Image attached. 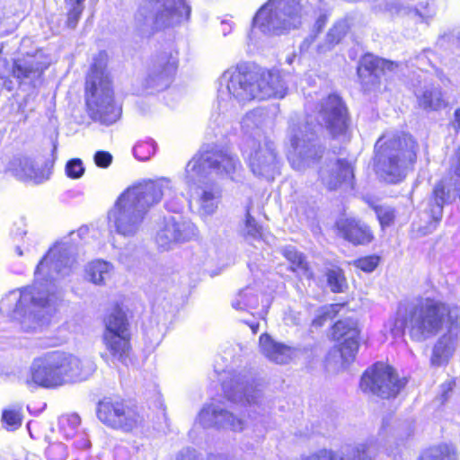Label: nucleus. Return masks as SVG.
<instances>
[{
	"label": "nucleus",
	"instance_id": "obj_7",
	"mask_svg": "<svg viewBox=\"0 0 460 460\" xmlns=\"http://www.w3.org/2000/svg\"><path fill=\"white\" fill-rule=\"evenodd\" d=\"M375 149L376 172L384 181L397 183L414 164L418 145L411 135L386 132L376 141Z\"/></svg>",
	"mask_w": 460,
	"mask_h": 460
},
{
	"label": "nucleus",
	"instance_id": "obj_26",
	"mask_svg": "<svg viewBox=\"0 0 460 460\" xmlns=\"http://www.w3.org/2000/svg\"><path fill=\"white\" fill-rule=\"evenodd\" d=\"M7 170L16 178L22 181L40 182L43 180V172L30 157L14 156L8 164Z\"/></svg>",
	"mask_w": 460,
	"mask_h": 460
},
{
	"label": "nucleus",
	"instance_id": "obj_57",
	"mask_svg": "<svg viewBox=\"0 0 460 460\" xmlns=\"http://www.w3.org/2000/svg\"><path fill=\"white\" fill-rule=\"evenodd\" d=\"M25 224L22 220L15 223L12 229V234L14 236H22L26 234Z\"/></svg>",
	"mask_w": 460,
	"mask_h": 460
},
{
	"label": "nucleus",
	"instance_id": "obj_54",
	"mask_svg": "<svg viewBox=\"0 0 460 460\" xmlns=\"http://www.w3.org/2000/svg\"><path fill=\"white\" fill-rule=\"evenodd\" d=\"M454 386H455V381L452 379H449V380L446 381L444 384H442V385H441V402H442V403L445 402L448 399L449 393L452 392Z\"/></svg>",
	"mask_w": 460,
	"mask_h": 460
},
{
	"label": "nucleus",
	"instance_id": "obj_38",
	"mask_svg": "<svg viewBox=\"0 0 460 460\" xmlns=\"http://www.w3.org/2000/svg\"><path fill=\"white\" fill-rule=\"evenodd\" d=\"M327 284L333 293H342L348 287L346 278L342 270L333 268L327 270L326 273Z\"/></svg>",
	"mask_w": 460,
	"mask_h": 460
},
{
	"label": "nucleus",
	"instance_id": "obj_28",
	"mask_svg": "<svg viewBox=\"0 0 460 460\" xmlns=\"http://www.w3.org/2000/svg\"><path fill=\"white\" fill-rule=\"evenodd\" d=\"M358 353V347H332L326 357L329 371L338 372L347 367Z\"/></svg>",
	"mask_w": 460,
	"mask_h": 460
},
{
	"label": "nucleus",
	"instance_id": "obj_5",
	"mask_svg": "<svg viewBox=\"0 0 460 460\" xmlns=\"http://www.w3.org/2000/svg\"><path fill=\"white\" fill-rule=\"evenodd\" d=\"M95 370L96 365L89 357L54 350L34 358L22 383L31 392L39 388L56 389L84 381Z\"/></svg>",
	"mask_w": 460,
	"mask_h": 460
},
{
	"label": "nucleus",
	"instance_id": "obj_21",
	"mask_svg": "<svg viewBox=\"0 0 460 460\" xmlns=\"http://www.w3.org/2000/svg\"><path fill=\"white\" fill-rule=\"evenodd\" d=\"M320 178L329 190L338 188L342 182H350L353 178L351 164L345 159L328 158L319 171Z\"/></svg>",
	"mask_w": 460,
	"mask_h": 460
},
{
	"label": "nucleus",
	"instance_id": "obj_23",
	"mask_svg": "<svg viewBox=\"0 0 460 460\" xmlns=\"http://www.w3.org/2000/svg\"><path fill=\"white\" fill-rule=\"evenodd\" d=\"M414 93L419 107L425 111H438L447 105L439 84L425 81Z\"/></svg>",
	"mask_w": 460,
	"mask_h": 460
},
{
	"label": "nucleus",
	"instance_id": "obj_9",
	"mask_svg": "<svg viewBox=\"0 0 460 460\" xmlns=\"http://www.w3.org/2000/svg\"><path fill=\"white\" fill-rule=\"evenodd\" d=\"M190 15L187 0H149L137 10L135 26L143 37H149L188 20Z\"/></svg>",
	"mask_w": 460,
	"mask_h": 460
},
{
	"label": "nucleus",
	"instance_id": "obj_31",
	"mask_svg": "<svg viewBox=\"0 0 460 460\" xmlns=\"http://www.w3.org/2000/svg\"><path fill=\"white\" fill-rule=\"evenodd\" d=\"M266 117V113L262 109H254L247 112L241 121L243 131L247 135H252L253 131H255L256 137H252L253 138L258 139L259 136H261V138H263L264 137L261 134L260 128L264 124Z\"/></svg>",
	"mask_w": 460,
	"mask_h": 460
},
{
	"label": "nucleus",
	"instance_id": "obj_12",
	"mask_svg": "<svg viewBox=\"0 0 460 460\" xmlns=\"http://www.w3.org/2000/svg\"><path fill=\"white\" fill-rule=\"evenodd\" d=\"M50 64V57L42 49L32 46L31 39L24 38L21 41L19 56L13 59L12 75L20 84L38 87Z\"/></svg>",
	"mask_w": 460,
	"mask_h": 460
},
{
	"label": "nucleus",
	"instance_id": "obj_10",
	"mask_svg": "<svg viewBox=\"0 0 460 460\" xmlns=\"http://www.w3.org/2000/svg\"><path fill=\"white\" fill-rule=\"evenodd\" d=\"M306 14L299 0H269L253 18V26L265 34L279 35L297 29Z\"/></svg>",
	"mask_w": 460,
	"mask_h": 460
},
{
	"label": "nucleus",
	"instance_id": "obj_59",
	"mask_svg": "<svg viewBox=\"0 0 460 460\" xmlns=\"http://www.w3.org/2000/svg\"><path fill=\"white\" fill-rule=\"evenodd\" d=\"M314 39H315V36H309L307 38H305L303 42L301 43L300 45V49L302 52H306L309 50L311 45L314 43Z\"/></svg>",
	"mask_w": 460,
	"mask_h": 460
},
{
	"label": "nucleus",
	"instance_id": "obj_52",
	"mask_svg": "<svg viewBox=\"0 0 460 460\" xmlns=\"http://www.w3.org/2000/svg\"><path fill=\"white\" fill-rule=\"evenodd\" d=\"M48 454L52 456L53 460H64L67 456L66 447L61 443L49 446Z\"/></svg>",
	"mask_w": 460,
	"mask_h": 460
},
{
	"label": "nucleus",
	"instance_id": "obj_30",
	"mask_svg": "<svg viewBox=\"0 0 460 460\" xmlns=\"http://www.w3.org/2000/svg\"><path fill=\"white\" fill-rule=\"evenodd\" d=\"M112 270L113 266L102 260L90 262L85 269L88 279L96 285L104 284L111 277Z\"/></svg>",
	"mask_w": 460,
	"mask_h": 460
},
{
	"label": "nucleus",
	"instance_id": "obj_43",
	"mask_svg": "<svg viewBox=\"0 0 460 460\" xmlns=\"http://www.w3.org/2000/svg\"><path fill=\"white\" fill-rule=\"evenodd\" d=\"M155 153V144L153 140H147L137 144L133 148L134 156L139 161H146Z\"/></svg>",
	"mask_w": 460,
	"mask_h": 460
},
{
	"label": "nucleus",
	"instance_id": "obj_61",
	"mask_svg": "<svg viewBox=\"0 0 460 460\" xmlns=\"http://www.w3.org/2000/svg\"><path fill=\"white\" fill-rule=\"evenodd\" d=\"M221 30H222V33L224 36H226L227 34H229L232 31V25L231 23L227 22H222L221 23Z\"/></svg>",
	"mask_w": 460,
	"mask_h": 460
},
{
	"label": "nucleus",
	"instance_id": "obj_8",
	"mask_svg": "<svg viewBox=\"0 0 460 460\" xmlns=\"http://www.w3.org/2000/svg\"><path fill=\"white\" fill-rule=\"evenodd\" d=\"M107 54L100 52L93 59L85 83V99L93 119L104 125L116 122L121 109L113 99V91L106 71Z\"/></svg>",
	"mask_w": 460,
	"mask_h": 460
},
{
	"label": "nucleus",
	"instance_id": "obj_32",
	"mask_svg": "<svg viewBox=\"0 0 460 460\" xmlns=\"http://www.w3.org/2000/svg\"><path fill=\"white\" fill-rule=\"evenodd\" d=\"M261 353L276 364H288L296 357L295 347H261Z\"/></svg>",
	"mask_w": 460,
	"mask_h": 460
},
{
	"label": "nucleus",
	"instance_id": "obj_41",
	"mask_svg": "<svg viewBox=\"0 0 460 460\" xmlns=\"http://www.w3.org/2000/svg\"><path fill=\"white\" fill-rule=\"evenodd\" d=\"M67 10L66 25L68 28L75 29L81 18L84 9L85 0H64Z\"/></svg>",
	"mask_w": 460,
	"mask_h": 460
},
{
	"label": "nucleus",
	"instance_id": "obj_63",
	"mask_svg": "<svg viewBox=\"0 0 460 460\" xmlns=\"http://www.w3.org/2000/svg\"><path fill=\"white\" fill-rule=\"evenodd\" d=\"M326 19L324 16H321L318 18V20L315 22V27H317V30L320 31L323 27L325 25Z\"/></svg>",
	"mask_w": 460,
	"mask_h": 460
},
{
	"label": "nucleus",
	"instance_id": "obj_20",
	"mask_svg": "<svg viewBox=\"0 0 460 460\" xmlns=\"http://www.w3.org/2000/svg\"><path fill=\"white\" fill-rule=\"evenodd\" d=\"M103 340L106 345H127L131 339L130 325L126 313L119 306L113 307L104 317Z\"/></svg>",
	"mask_w": 460,
	"mask_h": 460
},
{
	"label": "nucleus",
	"instance_id": "obj_27",
	"mask_svg": "<svg viewBox=\"0 0 460 460\" xmlns=\"http://www.w3.org/2000/svg\"><path fill=\"white\" fill-rule=\"evenodd\" d=\"M332 336L338 345H358L359 329L356 320L346 318L332 326Z\"/></svg>",
	"mask_w": 460,
	"mask_h": 460
},
{
	"label": "nucleus",
	"instance_id": "obj_46",
	"mask_svg": "<svg viewBox=\"0 0 460 460\" xmlns=\"http://www.w3.org/2000/svg\"><path fill=\"white\" fill-rule=\"evenodd\" d=\"M452 347H433L431 355V364L440 366L446 363L452 354Z\"/></svg>",
	"mask_w": 460,
	"mask_h": 460
},
{
	"label": "nucleus",
	"instance_id": "obj_33",
	"mask_svg": "<svg viewBox=\"0 0 460 460\" xmlns=\"http://www.w3.org/2000/svg\"><path fill=\"white\" fill-rule=\"evenodd\" d=\"M348 31V25L345 22H340L331 28L326 35L323 43L317 46V52L319 54L325 53L331 50L337 45Z\"/></svg>",
	"mask_w": 460,
	"mask_h": 460
},
{
	"label": "nucleus",
	"instance_id": "obj_19",
	"mask_svg": "<svg viewBox=\"0 0 460 460\" xmlns=\"http://www.w3.org/2000/svg\"><path fill=\"white\" fill-rule=\"evenodd\" d=\"M203 428L226 429L241 432L245 428V421L225 409L220 403L205 405L197 419Z\"/></svg>",
	"mask_w": 460,
	"mask_h": 460
},
{
	"label": "nucleus",
	"instance_id": "obj_24",
	"mask_svg": "<svg viewBox=\"0 0 460 460\" xmlns=\"http://www.w3.org/2000/svg\"><path fill=\"white\" fill-rule=\"evenodd\" d=\"M391 66V63L367 54L360 59L358 66V75L366 86L375 85L385 68L390 69Z\"/></svg>",
	"mask_w": 460,
	"mask_h": 460
},
{
	"label": "nucleus",
	"instance_id": "obj_35",
	"mask_svg": "<svg viewBox=\"0 0 460 460\" xmlns=\"http://www.w3.org/2000/svg\"><path fill=\"white\" fill-rule=\"evenodd\" d=\"M418 460H458V457L454 447L443 444L428 448Z\"/></svg>",
	"mask_w": 460,
	"mask_h": 460
},
{
	"label": "nucleus",
	"instance_id": "obj_42",
	"mask_svg": "<svg viewBox=\"0 0 460 460\" xmlns=\"http://www.w3.org/2000/svg\"><path fill=\"white\" fill-rule=\"evenodd\" d=\"M344 306L345 304H332L321 307L317 311L312 325L314 327L323 326L327 320L332 319Z\"/></svg>",
	"mask_w": 460,
	"mask_h": 460
},
{
	"label": "nucleus",
	"instance_id": "obj_14",
	"mask_svg": "<svg viewBox=\"0 0 460 460\" xmlns=\"http://www.w3.org/2000/svg\"><path fill=\"white\" fill-rule=\"evenodd\" d=\"M406 383L390 365L376 362L363 374L360 388L365 393L389 399L397 396Z\"/></svg>",
	"mask_w": 460,
	"mask_h": 460
},
{
	"label": "nucleus",
	"instance_id": "obj_25",
	"mask_svg": "<svg viewBox=\"0 0 460 460\" xmlns=\"http://www.w3.org/2000/svg\"><path fill=\"white\" fill-rule=\"evenodd\" d=\"M337 227L343 237L354 244H367L374 238L367 225L353 218L341 219L337 223Z\"/></svg>",
	"mask_w": 460,
	"mask_h": 460
},
{
	"label": "nucleus",
	"instance_id": "obj_18",
	"mask_svg": "<svg viewBox=\"0 0 460 460\" xmlns=\"http://www.w3.org/2000/svg\"><path fill=\"white\" fill-rule=\"evenodd\" d=\"M197 226L181 216H171L164 218V224L156 234L157 244L169 250L175 243H186L198 236Z\"/></svg>",
	"mask_w": 460,
	"mask_h": 460
},
{
	"label": "nucleus",
	"instance_id": "obj_53",
	"mask_svg": "<svg viewBox=\"0 0 460 460\" xmlns=\"http://www.w3.org/2000/svg\"><path fill=\"white\" fill-rule=\"evenodd\" d=\"M112 162V155L106 151H98L94 155V163L97 166L107 168Z\"/></svg>",
	"mask_w": 460,
	"mask_h": 460
},
{
	"label": "nucleus",
	"instance_id": "obj_11",
	"mask_svg": "<svg viewBox=\"0 0 460 460\" xmlns=\"http://www.w3.org/2000/svg\"><path fill=\"white\" fill-rule=\"evenodd\" d=\"M256 73L235 66L225 71L219 78L218 108L222 112L233 106L232 99L245 102L256 99Z\"/></svg>",
	"mask_w": 460,
	"mask_h": 460
},
{
	"label": "nucleus",
	"instance_id": "obj_34",
	"mask_svg": "<svg viewBox=\"0 0 460 460\" xmlns=\"http://www.w3.org/2000/svg\"><path fill=\"white\" fill-rule=\"evenodd\" d=\"M283 256L291 263V270L303 273L307 279L313 277V273L308 268L305 256L298 252L295 247L287 246L282 249Z\"/></svg>",
	"mask_w": 460,
	"mask_h": 460
},
{
	"label": "nucleus",
	"instance_id": "obj_17",
	"mask_svg": "<svg viewBox=\"0 0 460 460\" xmlns=\"http://www.w3.org/2000/svg\"><path fill=\"white\" fill-rule=\"evenodd\" d=\"M178 66V52L172 48L158 53L145 80L146 88L151 92L166 89Z\"/></svg>",
	"mask_w": 460,
	"mask_h": 460
},
{
	"label": "nucleus",
	"instance_id": "obj_48",
	"mask_svg": "<svg viewBox=\"0 0 460 460\" xmlns=\"http://www.w3.org/2000/svg\"><path fill=\"white\" fill-rule=\"evenodd\" d=\"M2 420L8 429H15L21 426L20 414L15 411H4L2 415Z\"/></svg>",
	"mask_w": 460,
	"mask_h": 460
},
{
	"label": "nucleus",
	"instance_id": "obj_51",
	"mask_svg": "<svg viewBox=\"0 0 460 460\" xmlns=\"http://www.w3.org/2000/svg\"><path fill=\"white\" fill-rule=\"evenodd\" d=\"M339 456L340 450L334 452L332 450L321 449L307 456L306 457L303 458V460H337Z\"/></svg>",
	"mask_w": 460,
	"mask_h": 460
},
{
	"label": "nucleus",
	"instance_id": "obj_49",
	"mask_svg": "<svg viewBox=\"0 0 460 460\" xmlns=\"http://www.w3.org/2000/svg\"><path fill=\"white\" fill-rule=\"evenodd\" d=\"M440 47H447L452 44L456 48L460 49V27L454 30L452 32L443 34L438 40Z\"/></svg>",
	"mask_w": 460,
	"mask_h": 460
},
{
	"label": "nucleus",
	"instance_id": "obj_45",
	"mask_svg": "<svg viewBox=\"0 0 460 460\" xmlns=\"http://www.w3.org/2000/svg\"><path fill=\"white\" fill-rule=\"evenodd\" d=\"M66 173L71 179H79L84 173V166L79 158L69 160L66 164Z\"/></svg>",
	"mask_w": 460,
	"mask_h": 460
},
{
	"label": "nucleus",
	"instance_id": "obj_62",
	"mask_svg": "<svg viewBox=\"0 0 460 460\" xmlns=\"http://www.w3.org/2000/svg\"><path fill=\"white\" fill-rule=\"evenodd\" d=\"M456 164L455 166V173L460 176V146L456 152Z\"/></svg>",
	"mask_w": 460,
	"mask_h": 460
},
{
	"label": "nucleus",
	"instance_id": "obj_29",
	"mask_svg": "<svg viewBox=\"0 0 460 460\" xmlns=\"http://www.w3.org/2000/svg\"><path fill=\"white\" fill-rule=\"evenodd\" d=\"M102 359L110 366H128L133 363L131 347H104L101 352Z\"/></svg>",
	"mask_w": 460,
	"mask_h": 460
},
{
	"label": "nucleus",
	"instance_id": "obj_37",
	"mask_svg": "<svg viewBox=\"0 0 460 460\" xmlns=\"http://www.w3.org/2000/svg\"><path fill=\"white\" fill-rule=\"evenodd\" d=\"M434 206L431 213L436 220H439L442 217L443 207L449 200V192L446 190L443 182H438L433 190Z\"/></svg>",
	"mask_w": 460,
	"mask_h": 460
},
{
	"label": "nucleus",
	"instance_id": "obj_3",
	"mask_svg": "<svg viewBox=\"0 0 460 460\" xmlns=\"http://www.w3.org/2000/svg\"><path fill=\"white\" fill-rule=\"evenodd\" d=\"M162 199L165 200V208L174 213L183 207L182 197L175 193L169 179L148 180L128 187L108 212L110 226L124 237L136 236L148 210Z\"/></svg>",
	"mask_w": 460,
	"mask_h": 460
},
{
	"label": "nucleus",
	"instance_id": "obj_64",
	"mask_svg": "<svg viewBox=\"0 0 460 460\" xmlns=\"http://www.w3.org/2000/svg\"><path fill=\"white\" fill-rule=\"evenodd\" d=\"M455 118L457 123V126L460 128V108L456 109L455 111Z\"/></svg>",
	"mask_w": 460,
	"mask_h": 460
},
{
	"label": "nucleus",
	"instance_id": "obj_40",
	"mask_svg": "<svg viewBox=\"0 0 460 460\" xmlns=\"http://www.w3.org/2000/svg\"><path fill=\"white\" fill-rule=\"evenodd\" d=\"M242 235L243 238L252 243L255 241H260L262 237V227L256 222V220L247 211L244 226L242 228Z\"/></svg>",
	"mask_w": 460,
	"mask_h": 460
},
{
	"label": "nucleus",
	"instance_id": "obj_15",
	"mask_svg": "<svg viewBox=\"0 0 460 460\" xmlns=\"http://www.w3.org/2000/svg\"><path fill=\"white\" fill-rule=\"evenodd\" d=\"M248 165L257 177L271 181L279 173L280 160L275 144L267 137L247 139Z\"/></svg>",
	"mask_w": 460,
	"mask_h": 460
},
{
	"label": "nucleus",
	"instance_id": "obj_36",
	"mask_svg": "<svg viewBox=\"0 0 460 460\" xmlns=\"http://www.w3.org/2000/svg\"><path fill=\"white\" fill-rule=\"evenodd\" d=\"M258 305V295L252 287H246L242 289L232 302L233 307L236 310L253 309L256 308Z\"/></svg>",
	"mask_w": 460,
	"mask_h": 460
},
{
	"label": "nucleus",
	"instance_id": "obj_50",
	"mask_svg": "<svg viewBox=\"0 0 460 460\" xmlns=\"http://www.w3.org/2000/svg\"><path fill=\"white\" fill-rule=\"evenodd\" d=\"M11 74L12 69L7 60L0 58V87H5L9 91L12 89V81L9 79Z\"/></svg>",
	"mask_w": 460,
	"mask_h": 460
},
{
	"label": "nucleus",
	"instance_id": "obj_39",
	"mask_svg": "<svg viewBox=\"0 0 460 460\" xmlns=\"http://www.w3.org/2000/svg\"><path fill=\"white\" fill-rule=\"evenodd\" d=\"M337 460H369L367 446L366 444H357L343 447L340 450V456Z\"/></svg>",
	"mask_w": 460,
	"mask_h": 460
},
{
	"label": "nucleus",
	"instance_id": "obj_6",
	"mask_svg": "<svg viewBox=\"0 0 460 460\" xmlns=\"http://www.w3.org/2000/svg\"><path fill=\"white\" fill-rule=\"evenodd\" d=\"M241 167L239 159L226 150H207L197 154L186 166L187 183L197 185L196 196L201 217L216 213L221 190L213 182V174L229 176Z\"/></svg>",
	"mask_w": 460,
	"mask_h": 460
},
{
	"label": "nucleus",
	"instance_id": "obj_47",
	"mask_svg": "<svg viewBox=\"0 0 460 460\" xmlns=\"http://www.w3.org/2000/svg\"><path fill=\"white\" fill-rule=\"evenodd\" d=\"M353 264L364 272H372L379 264V257L376 255L359 258L354 261Z\"/></svg>",
	"mask_w": 460,
	"mask_h": 460
},
{
	"label": "nucleus",
	"instance_id": "obj_13",
	"mask_svg": "<svg viewBox=\"0 0 460 460\" xmlns=\"http://www.w3.org/2000/svg\"><path fill=\"white\" fill-rule=\"evenodd\" d=\"M98 420L106 427L123 433L142 429L145 418L138 409L122 399L104 398L96 407Z\"/></svg>",
	"mask_w": 460,
	"mask_h": 460
},
{
	"label": "nucleus",
	"instance_id": "obj_60",
	"mask_svg": "<svg viewBox=\"0 0 460 460\" xmlns=\"http://www.w3.org/2000/svg\"><path fill=\"white\" fill-rule=\"evenodd\" d=\"M75 447L80 449H85V448L90 447V446H91L89 439L87 438H85L84 435L82 436V438L80 439L76 440L75 442Z\"/></svg>",
	"mask_w": 460,
	"mask_h": 460
},
{
	"label": "nucleus",
	"instance_id": "obj_55",
	"mask_svg": "<svg viewBox=\"0 0 460 460\" xmlns=\"http://www.w3.org/2000/svg\"><path fill=\"white\" fill-rule=\"evenodd\" d=\"M65 422L71 428V429H75L79 427L81 419L77 414H70L62 420V425L64 427Z\"/></svg>",
	"mask_w": 460,
	"mask_h": 460
},
{
	"label": "nucleus",
	"instance_id": "obj_4",
	"mask_svg": "<svg viewBox=\"0 0 460 460\" xmlns=\"http://www.w3.org/2000/svg\"><path fill=\"white\" fill-rule=\"evenodd\" d=\"M395 325L406 327L413 341L421 342L436 336L444 327L440 345L460 343V308L438 300L425 298L416 304L400 306Z\"/></svg>",
	"mask_w": 460,
	"mask_h": 460
},
{
	"label": "nucleus",
	"instance_id": "obj_44",
	"mask_svg": "<svg viewBox=\"0 0 460 460\" xmlns=\"http://www.w3.org/2000/svg\"><path fill=\"white\" fill-rule=\"evenodd\" d=\"M375 211L380 225L385 227L393 224L395 217L394 209L388 206H376Z\"/></svg>",
	"mask_w": 460,
	"mask_h": 460
},
{
	"label": "nucleus",
	"instance_id": "obj_58",
	"mask_svg": "<svg viewBox=\"0 0 460 460\" xmlns=\"http://www.w3.org/2000/svg\"><path fill=\"white\" fill-rule=\"evenodd\" d=\"M259 345H283L282 343H275L271 337L267 333H263L260 336Z\"/></svg>",
	"mask_w": 460,
	"mask_h": 460
},
{
	"label": "nucleus",
	"instance_id": "obj_22",
	"mask_svg": "<svg viewBox=\"0 0 460 460\" xmlns=\"http://www.w3.org/2000/svg\"><path fill=\"white\" fill-rule=\"evenodd\" d=\"M256 99H282L288 92L287 83L279 72L256 73Z\"/></svg>",
	"mask_w": 460,
	"mask_h": 460
},
{
	"label": "nucleus",
	"instance_id": "obj_56",
	"mask_svg": "<svg viewBox=\"0 0 460 460\" xmlns=\"http://www.w3.org/2000/svg\"><path fill=\"white\" fill-rule=\"evenodd\" d=\"M176 460H198L196 456V452L193 449H184L179 453Z\"/></svg>",
	"mask_w": 460,
	"mask_h": 460
},
{
	"label": "nucleus",
	"instance_id": "obj_1",
	"mask_svg": "<svg viewBox=\"0 0 460 460\" xmlns=\"http://www.w3.org/2000/svg\"><path fill=\"white\" fill-rule=\"evenodd\" d=\"M73 263L70 246L50 248L37 265L33 285L10 291L0 301L1 313L19 321L24 332L40 330L61 300L56 281L69 273Z\"/></svg>",
	"mask_w": 460,
	"mask_h": 460
},
{
	"label": "nucleus",
	"instance_id": "obj_2",
	"mask_svg": "<svg viewBox=\"0 0 460 460\" xmlns=\"http://www.w3.org/2000/svg\"><path fill=\"white\" fill-rule=\"evenodd\" d=\"M305 109L312 110L304 122L291 120L288 137L293 151L288 155L291 166L296 171H304L313 165L323 153L317 133L324 128L332 137L345 136L349 128L347 108L336 94L323 98L315 106L306 100Z\"/></svg>",
	"mask_w": 460,
	"mask_h": 460
},
{
	"label": "nucleus",
	"instance_id": "obj_16",
	"mask_svg": "<svg viewBox=\"0 0 460 460\" xmlns=\"http://www.w3.org/2000/svg\"><path fill=\"white\" fill-rule=\"evenodd\" d=\"M222 377V386L226 397L241 405H257L261 402V391L254 384L252 374L243 370L235 374H226Z\"/></svg>",
	"mask_w": 460,
	"mask_h": 460
}]
</instances>
